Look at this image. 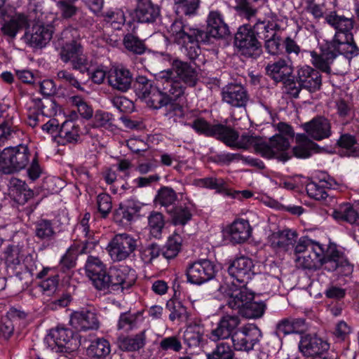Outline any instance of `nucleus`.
Masks as SVG:
<instances>
[{"mask_svg":"<svg viewBox=\"0 0 359 359\" xmlns=\"http://www.w3.org/2000/svg\"><path fill=\"white\" fill-rule=\"evenodd\" d=\"M182 238L180 234L174 233L169 237L164 249L163 256L169 259L177 255L181 250Z\"/></svg>","mask_w":359,"mask_h":359,"instance_id":"obj_46","label":"nucleus"},{"mask_svg":"<svg viewBox=\"0 0 359 359\" xmlns=\"http://www.w3.org/2000/svg\"><path fill=\"white\" fill-rule=\"evenodd\" d=\"M338 185L334 179L327 177L318 182H311L308 183L306 189L310 198L317 201H323L328 196L327 189H337Z\"/></svg>","mask_w":359,"mask_h":359,"instance_id":"obj_25","label":"nucleus"},{"mask_svg":"<svg viewBox=\"0 0 359 359\" xmlns=\"http://www.w3.org/2000/svg\"><path fill=\"white\" fill-rule=\"evenodd\" d=\"M295 262L297 266L303 269L316 270L324 265L330 271L341 269L340 273L346 275L353 270L348 261L335 246H330L325 253L319 243H311L310 250L297 255Z\"/></svg>","mask_w":359,"mask_h":359,"instance_id":"obj_2","label":"nucleus"},{"mask_svg":"<svg viewBox=\"0 0 359 359\" xmlns=\"http://www.w3.org/2000/svg\"><path fill=\"white\" fill-rule=\"evenodd\" d=\"M226 232L233 243H241L250 237L252 229L248 220L238 219L226 229Z\"/></svg>","mask_w":359,"mask_h":359,"instance_id":"obj_26","label":"nucleus"},{"mask_svg":"<svg viewBox=\"0 0 359 359\" xmlns=\"http://www.w3.org/2000/svg\"><path fill=\"white\" fill-rule=\"evenodd\" d=\"M254 298L253 293L246 287L236 289L229 295L227 300V305L233 310H237L241 313V310L249 303L250 300Z\"/></svg>","mask_w":359,"mask_h":359,"instance_id":"obj_35","label":"nucleus"},{"mask_svg":"<svg viewBox=\"0 0 359 359\" xmlns=\"http://www.w3.org/2000/svg\"><path fill=\"white\" fill-rule=\"evenodd\" d=\"M160 246L151 243L144 247L141 252V257L145 263H150L162 253Z\"/></svg>","mask_w":359,"mask_h":359,"instance_id":"obj_61","label":"nucleus"},{"mask_svg":"<svg viewBox=\"0 0 359 359\" xmlns=\"http://www.w3.org/2000/svg\"><path fill=\"white\" fill-rule=\"evenodd\" d=\"M70 323L74 328L80 331L98 327V320L95 313L88 310H81L72 313Z\"/></svg>","mask_w":359,"mask_h":359,"instance_id":"obj_24","label":"nucleus"},{"mask_svg":"<svg viewBox=\"0 0 359 359\" xmlns=\"http://www.w3.org/2000/svg\"><path fill=\"white\" fill-rule=\"evenodd\" d=\"M262 338L261 330L254 324H248L235 332L231 336L235 351L250 352Z\"/></svg>","mask_w":359,"mask_h":359,"instance_id":"obj_9","label":"nucleus"},{"mask_svg":"<svg viewBox=\"0 0 359 359\" xmlns=\"http://www.w3.org/2000/svg\"><path fill=\"white\" fill-rule=\"evenodd\" d=\"M265 48L269 54L273 55L280 53L283 50V43L280 37L273 34L271 39L266 41Z\"/></svg>","mask_w":359,"mask_h":359,"instance_id":"obj_62","label":"nucleus"},{"mask_svg":"<svg viewBox=\"0 0 359 359\" xmlns=\"http://www.w3.org/2000/svg\"><path fill=\"white\" fill-rule=\"evenodd\" d=\"M136 280L134 270L128 266L120 265L109 269L106 278V288L123 290L130 288Z\"/></svg>","mask_w":359,"mask_h":359,"instance_id":"obj_13","label":"nucleus"},{"mask_svg":"<svg viewBox=\"0 0 359 359\" xmlns=\"http://www.w3.org/2000/svg\"><path fill=\"white\" fill-rule=\"evenodd\" d=\"M172 72L170 69L161 71L156 77V86L144 76L137 79L136 90L140 97L144 99L147 104L158 109L167 106L171 101L181 97L185 87L178 80L172 78Z\"/></svg>","mask_w":359,"mask_h":359,"instance_id":"obj_1","label":"nucleus"},{"mask_svg":"<svg viewBox=\"0 0 359 359\" xmlns=\"http://www.w3.org/2000/svg\"><path fill=\"white\" fill-rule=\"evenodd\" d=\"M297 238L295 231L286 229L273 232L269 236L270 245L276 250L287 251L294 246Z\"/></svg>","mask_w":359,"mask_h":359,"instance_id":"obj_23","label":"nucleus"},{"mask_svg":"<svg viewBox=\"0 0 359 359\" xmlns=\"http://www.w3.org/2000/svg\"><path fill=\"white\" fill-rule=\"evenodd\" d=\"M234 44L242 55L257 57L260 53L261 44L252 29V25L241 26L236 35Z\"/></svg>","mask_w":359,"mask_h":359,"instance_id":"obj_12","label":"nucleus"},{"mask_svg":"<svg viewBox=\"0 0 359 359\" xmlns=\"http://www.w3.org/2000/svg\"><path fill=\"white\" fill-rule=\"evenodd\" d=\"M32 157L26 144L7 147L0 153V171L5 175L18 173L26 169Z\"/></svg>","mask_w":359,"mask_h":359,"instance_id":"obj_6","label":"nucleus"},{"mask_svg":"<svg viewBox=\"0 0 359 359\" xmlns=\"http://www.w3.org/2000/svg\"><path fill=\"white\" fill-rule=\"evenodd\" d=\"M46 341L55 352L72 353L79 346L77 339L74 337L71 330L57 327L50 330Z\"/></svg>","mask_w":359,"mask_h":359,"instance_id":"obj_8","label":"nucleus"},{"mask_svg":"<svg viewBox=\"0 0 359 359\" xmlns=\"http://www.w3.org/2000/svg\"><path fill=\"white\" fill-rule=\"evenodd\" d=\"M145 342V330H143L133 337L119 339V347L123 351H135L143 348Z\"/></svg>","mask_w":359,"mask_h":359,"instance_id":"obj_42","label":"nucleus"},{"mask_svg":"<svg viewBox=\"0 0 359 359\" xmlns=\"http://www.w3.org/2000/svg\"><path fill=\"white\" fill-rule=\"evenodd\" d=\"M103 17L104 21L114 29H120L126 22L124 13L121 9L108 11Z\"/></svg>","mask_w":359,"mask_h":359,"instance_id":"obj_51","label":"nucleus"},{"mask_svg":"<svg viewBox=\"0 0 359 359\" xmlns=\"http://www.w3.org/2000/svg\"><path fill=\"white\" fill-rule=\"evenodd\" d=\"M132 79L131 73L123 67H116L111 68L109 72V84L118 90L127 91L130 88Z\"/></svg>","mask_w":359,"mask_h":359,"instance_id":"obj_22","label":"nucleus"},{"mask_svg":"<svg viewBox=\"0 0 359 359\" xmlns=\"http://www.w3.org/2000/svg\"><path fill=\"white\" fill-rule=\"evenodd\" d=\"M59 43L62 46L60 52V58L65 63L70 62L82 51V47L75 41L65 43L59 42Z\"/></svg>","mask_w":359,"mask_h":359,"instance_id":"obj_47","label":"nucleus"},{"mask_svg":"<svg viewBox=\"0 0 359 359\" xmlns=\"http://www.w3.org/2000/svg\"><path fill=\"white\" fill-rule=\"evenodd\" d=\"M4 255L6 264L10 267L15 268L22 263L25 255L22 245L12 244L5 248Z\"/></svg>","mask_w":359,"mask_h":359,"instance_id":"obj_38","label":"nucleus"},{"mask_svg":"<svg viewBox=\"0 0 359 359\" xmlns=\"http://www.w3.org/2000/svg\"><path fill=\"white\" fill-rule=\"evenodd\" d=\"M160 348L165 351L179 352L182 349V344L177 337L171 336L165 337L161 341Z\"/></svg>","mask_w":359,"mask_h":359,"instance_id":"obj_63","label":"nucleus"},{"mask_svg":"<svg viewBox=\"0 0 359 359\" xmlns=\"http://www.w3.org/2000/svg\"><path fill=\"white\" fill-rule=\"evenodd\" d=\"M200 0H175L174 10L179 16H191L196 13Z\"/></svg>","mask_w":359,"mask_h":359,"instance_id":"obj_44","label":"nucleus"},{"mask_svg":"<svg viewBox=\"0 0 359 359\" xmlns=\"http://www.w3.org/2000/svg\"><path fill=\"white\" fill-rule=\"evenodd\" d=\"M296 140L297 145L293 148V152L298 158H308L316 149L317 144L310 140L304 134L297 135Z\"/></svg>","mask_w":359,"mask_h":359,"instance_id":"obj_39","label":"nucleus"},{"mask_svg":"<svg viewBox=\"0 0 359 359\" xmlns=\"http://www.w3.org/2000/svg\"><path fill=\"white\" fill-rule=\"evenodd\" d=\"M58 135L67 142H76L80 137V129L74 121H65L60 128Z\"/></svg>","mask_w":359,"mask_h":359,"instance_id":"obj_43","label":"nucleus"},{"mask_svg":"<svg viewBox=\"0 0 359 359\" xmlns=\"http://www.w3.org/2000/svg\"><path fill=\"white\" fill-rule=\"evenodd\" d=\"M328 348L329 345L326 341L310 334L302 336L299 343V351L306 359L323 355Z\"/></svg>","mask_w":359,"mask_h":359,"instance_id":"obj_20","label":"nucleus"},{"mask_svg":"<svg viewBox=\"0 0 359 359\" xmlns=\"http://www.w3.org/2000/svg\"><path fill=\"white\" fill-rule=\"evenodd\" d=\"M55 234L51 222L48 220H41L36 224L35 235L41 240H50Z\"/></svg>","mask_w":359,"mask_h":359,"instance_id":"obj_52","label":"nucleus"},{"mask_svg":"<svg viewBox=\"0 0 359 359\" xmlns=\"http://www.w3.org/2000/svg\"><path fill=\"white\" fill-rule=\"evenodd\" d=\"M192 217L191 210L188 207H176L172 213V221L175 225H184Z\"/></svg>","mask_w":359,"mask_h":359,"instance_id":"obj_53","label":"nucleus"},{"mask_svg":"<svg viewBox=\"0 0 359 359\" xmlns=\"http://www.w3.org/2000/svg\"><path fill=\"white\" fill-rule=\"evenodd\" d=\"M200 184L204 187L215 189L219 193L229 194L226 189V184L223 179L215 177H206L200 180Z\"/></svg>","mask_w":359,"mask_h":359,"instance_id":"obj_59","label":"nucleus"},{"mask_svg":"<svg viewBox=\"0 0 359 359\" xmlns=\"http://www.w3.org/2000/svg\"><path fill=\"white\" fill-rule=\"evenodd\" d=\"M140 206L134 200H128L120 204L114 214L116 222L127 224L131 222L134 216L139 212Z\"/></svg>","mask_w":359,"mask_h":359,"instance_id":"obj_33","label":"nucleus"},{"mask_svg":"<svg viewBox=\"0 0 359 359\" xmlns=\"http://www.w3.org/2000/svg\"><path fill=\"white\" fill-rule=\"evenodd\" d=\"M123 43L128 51L137 55L144 53L146 49L144 41L133 33H128L124 36Z\"/></svg>","mask_w":359,"mask_h":359,"instance_id":"obj_48","label":"nucleus"},{"mask_svg":"<svg viewBox=\"0 0 359 359\" xmlns=\"http://www.w3.org/2000/svg\"><path fill=\"white\" fill-rule=\"evenodd\" d=\"M310 55L311 62L316 69L327 74L331 72L330 65L336 58V53L332 49L327 46L320 53L311 51Z\"/></svg>","mask_w":359,"mask_h":359,"instance_id":"obj_32","label":"nucleus"},{"mask_svg":"<svg viewBox=\"0 0 359 359\" xmlns=\"http://www.w3.org/2000/svg\"><path fill=\"white\" fill-rule=\"evenodd\" d=\"M222 98L224 102L233 107H243L249 100V95L242 85L230 83L222 88Z\"/></svg>","mask_w":359,"mask_h":359,"instance_id":"obj_19","label":"nucleus"},{"mask_svg":"<svg viewBox=\"0 0 359 359\" xmlns=\"http://www.w3.org/2000/svg\"><path fill=\"white\" fill-rule=\"evenodd\" d=\"M307 135L316 140H322L331 135V126L329 121L322 116L313 118L302 125Z\"/></svg>","mask_w":359,"mask_h":359,"instance_id":"obj_21","label":"nucleus"},{"mask_svg":"<svg viewBox=\"0 0 359 359\" xmlns=\"http://www.w3.org/2000/svg\"><path fill=\"white\" fill-rule=\"evenodd\" d=\"M137 240L127 233H118L110 241L107 251L111 259L121 262L126 259L136 249Z\"/></svg>","mask_w":359,"mask_h":359,"instance_id":"obj_11","label":"nucleus"},{"mask_svg":"<svg viewBox=\"0 0 359 359\" xmlns=\"http://www.w3.org/2000/svg\"><path fill=\"white\" fill-rule=\"evenodd\" d=\"M233 132L236 134V137L233 144H226V145L243 149L253 147L257 154L266 158H280L283 161L287 159L285 157V151L289 148V143L283 137L273 135L267 140L258 136L243 134L238 140V133L234 130Z\"/></svg>","mask_w":359,"mask_h":359,"instance_id":"obj_3","label":"nucleus"},{"mask_svg":"<svg viewBox=\"0 0 359 359\" xmlns=\"http://www.w3.org/2000/svg\"><path fill=\"white\" fill-rule=\"evenodd\" d=\"M53 32L51 25L36 24L30 31L25 32V39L30 46L41 48L49 43Z\"/></svg>","mask_w":359,"mask_h":359,"instance_id":"obj_17","label":"nucleus"},{"mask_svg":"<svg viewBox=\"0 0 359 359\" xmlns=\"http://www.w3.org/2000/svg\"><path fill=\"white\" fill-rule=\"evenodd\" d=\"M86 271L87 276L97 290L106 289V266L99 258L89 256L86 264Z\"/></svg>","mask_w":359,"mask_h":359,"instance_id":"obj_18","label":"nucleus"},{"mask_svg":"<svg viewBox=\"0 0 359 359\" xmlns=\"http://www.w3.org/2000/svg\"><path fill=\"white\" fill-rule=\"evenodd\" d=\"M19 131L18 126L13 121V117L9 116L0 124V142L13 137V135Z\"/></svg>","mask_w":359,"mask_h":359,"instance_id":"obj_55","label":"nucleus"},{"mask_svg":"<svg viewBox=\"0 0 359 359\" xmlns=\"http://www.w3.org/2000/svg\"><path fill=\"white\" fill-rule=\"evenodd\" d=\"M160 15L159 8L153 4L150 0H142L138 2L135 11V17L140 22H154Z\"/></svg>","mask_w":359,"mask_h":359,"instance_id":"obj_28","label":"nucleus"},{"mask_svg":"<svg viewBox=\"0 0 359 359\" xmlns=\"http://www.w3.org/2000/svg\"><path fill=\"white\" fill-rule=\"evenodd\" d=\"M58 283V276H53L50 278L43 280L40 284V287L43 292V294L50 296L55 294L57 290Z\"/></svg>","mask_w":359,"mask_h":359,"instance_id":"obj_64","label":"nucleus"},{"mask_svg":"<svg viewBox=\"0 0 359 359\" xmlns=\"http://www.w3.org/2000/svg\"><path fill=\"white\" fill-rule=\"evenodd\" d=\"M143 322L142 313H121L118 322V329L129 332L133 329L137 328Z\"/></svg>","mask_w":359,"mask_h":359,"instance_id":"obj_41","label":"nucleus"},{"mask_svg":"<svg viewBox=\"0 0 359 359\" xmlns=\"http://www.w3.org/2000/svg\"><path fill=\"white\" fill-rule=\"evenodd\" d=\"M29 25V20L24 13H15L8 20H6L2 25L1 32L4 35L14 38L18 32Z\"/></svg>","mask_w":359,"mask_h":359,"instance_id":"obj_29","label":"nucleus"},{"mask_svg":"<svg viewBox=\"0 0 359 359\" xmlns=\"http://www.w3.org/2000/svg\"><path fill=\"white\" fill-rule=\"evenodd\" d=\"M207 22L208 32L212 37L222 38L228 35L229 27L219 11H210L208 16Z\"/></svg>","mask_w":359,"mask_h":359,"instance_id":"obj_30","label":"nucleus"},{"mask_svg":"<svg viewBox=\"0 0 359 359\" xmlns=\"http://www.w3.org/2000/svg\"><path fill=\"white\" fill-rule=\"evenodd\" d=\"M234 352L226 342L218 344L212 352L206 354L207 359H233Z\"/></svg>","mask_w":359,"mask_h":359,"instance_id":"obj_49","label":"nucleus"},{"mask_svg":"<svg viewBox=\"0 0 359 359\" xmlns=\"http://www.w3.org/2000/svg\"><path fill=\"white\" fill-rule=\"evenodd\" d=\"M90 214L86 212L75 226L74 233L76 234L78 242L71 245L62 256L60 264L63 270L74 268L79 254L90 253L98 244L99 241L95 236L94 231L90 229Z\"/></svg>","mask_w":359,"mask_h":359,"instance_id":"obj_4","label":"nucleus"},{"mask_svg":"<svg viewBox=\"0 0 359 359\" xmlns=\"http://www.w3.org/2000/svg\"><path fill=\"white\" fill-rule=\"evenodd\" d=\"M325 21L336 29V32H351L353 28V22L351 18L339 15L335 11H331L325 15Z\"/></svg>","mask_w":359,"mask_h":359,"instance_id":"obj_40","label":"nucleus"},{"mask_svg":"<svg viewBox=\"0 0 359 359\" xmlns=\"http://www.w3.org/2000/svg\"><path fill=\"white\" fill-rule=\"evenodd\" d=\"M332 216L337 221H345L354 224L359 219V202L340 205L333 210Z\"/></svg>","mask_w":359,"mask_h":359,"instance_id":"obj_31","label":"nucleus"},{"mask_svg":"<svg viewBox=\"0 0 359 359\" xmlns=\"http://www.w3.org/2000/svg\"><path fill=\"white\" fill-rule=\"evenodd\" d=\"M69 101L72 105L77 108L78 112L83 118L88 119L93 116L92 107L81 96H72L69 98Z\"/></svg>","mask_w":359,"mask_h":359,"instance_id":"obj_54","label":"nucleus"},{"mask_svg":"<svg viewBox=\"0 0 359 359\" xmlns=\"http://www.w3.org/2000/svg\"><path fill=\"white\" fill-rule=\"evenodd\" d=\"M204 327L198 324H191L186 328L183 339L190 348L199 346L203 340Z\"/></svg>","mask_w":359,"mask_h":359,"instance_id":"obj_37","label":"nucleus"},{"mask_svg":"<svg viewBox=\"0 0 359 359\" xmlns=\"http://www.w3.org/2000/svg\"><path fill=\"white\" fill-rule=\"evenodd\" d=\"M253 269V261L249 257L241 256L232 262L229 266L228 272L238 283L246 284L255 274Z\"/></svg>","mask_w":359,"mask_h":359,"instance_id":"obj_15","label":"nucleus"},{"mask_svg":"<svg viewBox=\"0 0 359 359\" xmlns=\"http://www.w3.org/2000/svg\"><path fill=\"white\" fill-rule=\"evenodd\" d=\"M296 80L300 87L311 93L320 90L322 86V77L320 72L306 65L297 67Z\"/></svg>","mask_w":359,"mask_h":359,"instance_id":"obj_16","label":"nucleus"},{"mask_svg":"<svg viewBox=\"0 0 359 359\" xmlns=\"http://www.w3.org/2000/svg\"><path fill=\"white\" fill-rule=\"evenodd\" d=\"M190 126L198 133L215 137L225 144H233L236 137L233 129L222 124L211 125L204 118H196Z\"/></svg>","mask_w":359,"mask_h":359,"instance_id":"obj_10","label":"nucleus"},{"mask_svg":"<svg viewBox=\"0 0 359 359\" xmlns=\"http://www.w3.org/2000/svg\"><path fill=\"white\" fill-rule=\"evenodd\" d=\"M165 226L163 215L158 212H151L148 217V228L150 235L155 238H160Z\"/></svg>","mask_w":359,"mask_h":359,"instance_id":"obj_45","label":"nucleus"},{"mask_svg":"<svg viewBox=\"0 0 359 359\" xmlns=\"http://www.w3.org/2000/svg\"><path fill=\"white\" fill-rule=\"evenodd\" d=\"M177 199V196L173 189L164 187L158 191L156 196V203L162 206L168 207L173 204Z\"/></svg>","mask_w":359,"mask_h":359,"instance_id":"obj_57","label":"nucleus"},{"mask_svg":"<svg viewBox=\"0 0 359 359\" xmlns=\"http://www.w3.org/2000/svg\"><path fill=\"white\" fill-rule=\"evenodd\" d=\"M86 352L91 359H103L110 354L111 345L104 338H97L91 341Z\"/></svg>","mask_w":359,"mask_h":359,"instance_id":"obj_36","label":"nucleus"},{"mask_svg":"<svg viewBox=\"0 0 359 359\" xmlns=\"http://www.w3.org/2000/svg\"><path fill=\"white\" fill-rule=\"evenodd\" d=\"M176 73L180 81L187 86H194L198 80L196 71L187 62L175 59L172 62V69Z\"/></svg>","mask_w":359,"mask_h":359,"instance_id":"obj_27","label":"nucleus"},{"mask_svg":"<svg viewBox=\"0 0 359 359\" xmlns=\"http://www.w3.org/2000/svg\"><path fill=\"white\" fill-rule=\"evenodd\" d=\"M353 42V36L351 32H336L333 39L327 44L329 48L333 50L343 44Z\"/></svg>","mask_w":359,"mask_h":359,"instance_id":"obj_56","label":"nucleus"},{"mask_svg":"<svg viewBox=\"0 0 359 359\" xmlns=\"http://www.w3.org/2000/svg\"><path fill=\"white\" fill-rule=\"evenodd\" d=\"M113 120L111 114L101 110L96 111L92 121L93 128H107L111 126Z\"/></svg>","mask_w":359,"mask_h":359,"instance_id":"obj_58","label":"nucleus"},{"mask_svg":"<svg viewBox=\"0 0 359 359\" xmlns=\"http://www.w3.org/2000/svg\"><path fill=\"white\" fill-rule=\"evenodd\" d=\"M97 205L98 211L101 214L102 217H107L112 208L110 196L104 193L99 194L97 198Z\"/></svg>","mask_w":359,"mask_h":359,"instance_id":"obj_60","label":"nucleus"},{"mask_svg":"<svg viewBox=\"0 0 359 359\" xmlns=\"http://www.w3.org/2000/svg\"><path fill=\"white\" fill-rule=\"evenodd\" d=\"M307 325L303 318H288L281 320L277 325V332L284 335L302 334L306 331Z\"/></svg>","mask_w":359,"mask_h":359,"instance_id":"obj_34","label":"nucleus"},{"mask_svg":"<svg viewBox=\"0 0 359 359\" xmlns=\"http://www.w3.org/2000/svg\"><path fill=\"white\" fill-rule=\"evenodd\" d=\"M294 69L292 62L290 58L287 60L279 59L278 61L269 63L266 67V74L276 82L288 83L290 86L287 93L294 97L299 96L300 88L296 86L295 83L291 81Z\"/></svg>","mask_w":359,"mask_h":359,"instance_id":"obj_7","label":"nucleus"},{"mask_svg":"<svg viewBox=\"0 0 359 359\" xmlns=\"http://www.w3.org/2000/svg\"><path fill=\"white\" fill-rule=\"evenodd\" d=\"M265 307V304L263 302L250 300L249 303L241 310L240 314L247 318H258L263 316Z\"/></svg>","mask_w":359,"mask_h":359,"instance_id":"obj_50","label":"nucleus"},{"mask_svg":"<svg viewBox=\"0 0 359 359\" xmlns=\"http://www.w3.org/2000/svg\"><path fill=\"white\" fill-rule=\"evenodd\" d=\"M171 41L177 43L181 51L190 60L196 59L200 54L199 41L203 40V32L175 20L168 29Z\"/></svg>","mask_w":359,"mask_h":359,"instance_id":"obj_5","label":"nucleus"},{"mask_svg":"<svg viewBox=\"0 0 359 359\" xmlns=\"http://www.w3.org/2000/svg\"><path fill=\"white\" fill-rule=\"evenodd\" d=\"M215 273V265L205 259L189 264L187 269L188 281L195 285H201L208 282L214 278Z\"/></svg>","mask_w":359,"mask_h":359,"instance_id":"obj_14","label":"nucleus"}]
</instances>
